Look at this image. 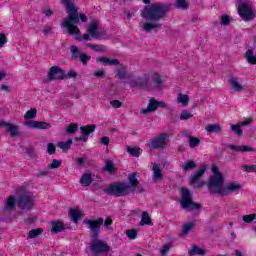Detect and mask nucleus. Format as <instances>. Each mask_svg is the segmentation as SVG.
<instances>
[{"instance_id":"nucleus-40","label":"nucleus","mask_w":256,"mask_h":256,"mask_svg":"<svg viewBox=\"0 0 256 256\" xmlns=\"http://www.w3.org/2000/svg\"><path fill=\"white\" fill-rule=\"evenodd\" d=\"M86 47H88V49H92V51H96V52H103L106 50L105 46L91 44V43H87Z\"/></svg>"},{"instance_id":"nucleus-49","label":"nucleus","mask_w":256,"mask_h":256,"mask_svg":"<svg viewBox=\"0 0 256 256\" xmlns=\"http://www.w3.org/2000/svg\"><path fill=\"white\" fill-rule=\"evenodd\" d=\"M231 130L236 134V135H243V130H241V125L240 124H232L231 125Z\"/></svg>"},{"instance_id":"nucleus-58","label":"nucleus","mask_w":256,"mask_h":256,"mask_svg":"<svg viewBox=\"0 0 256 256\" xmlns=\"http://www.w3.org/2000/svg\"><path fill=\"white\" fill-rule=\"evenodd\" d=\"M110 105L114 108V109H120V107H123V103L119 100H112L110 101Z\"/></svg>"},{"instance_id":"nucleus-43","label":"nucleus","mask_w":256,"mask_h":256,"mask_svg":"<svg viewBox=\"0 0 256 256\" xmlns=\"http://www.w3.org/2000/svg\"><path fill=\"white\" fill-rule=\"evenodd\" d=\"M178 103H181L183 107H187V105H189V96L185 94H179Z\"/></svg>"},{"instance_id":"nucleus-41","label":"nucleus","mask_w":256,"mask_h":256,"mask_svg":"<svg viewBox=\"0 0 256 256\" xmlns=\"http://www.w3.org/2000/svg\"><path fill=\"white\" fill-rule=\"evenodd\" d=\"M197 167V164H195V161L188 160L183 165V171H191Z\"/></svg>"},{"instance_id":"nucleus-36","label":"nucleus","mask_w":256,"mask_h":256,"mask_svg":"<svg viewBox=\"0 0 256 256\" xmlns=\"http://www.w3.org/2000/svg\"><path fill=\"white\" fill-rule=\"evenodd\" d=\"M128 181L130 183V188L133 187L135 189V187L139 186V180L137 179V173H132L128 176Z\"/></svg>"},{"instance_id":"nucleus-37","label":"nucleus","mask_w":256,"mask_h":256,"mask_svg":"<svg viewBox=\"0 0 256 256\" xmlns=\"http://www.w3.org/2000/svg\"><path fill=\"white\" fill-rule=\"evenodd\" d=\"M70 52L72 55V60L77 61V59H79V57L81 55V51L79 50V48H77V46H75V45H72L70 47Z\"/></svg>"},{"instance_id":"nucleus-15","label":"nucleus","mask_w":256,"mask_h":256,"mask_svg":"<svg viewBox=\"0 0 256 256\" xmlns=\"http://www.w3.org/2000/svg\"><path fill=\"white\" fill-rule=\"evenodd\" d=\"M228 83L230 85V89H232L236 93H241V91H245V87H243V84H241V80L238 77H231L228 80Z\"/></svg>"},{"instance_id":"nucleus-32","label":"nucleus","mask_w":256,"mask_h":256,"mask_svg":"<svg viewBox=\"0 0 256 256\" xmlns=\"http://www.w3.org/2000/svg\"><path fill=\"white\" fill-rule=\"evenodd\" d=\"M139 225L140 227H143V225H153V222H151V216H149V213L147 211L142 212V217Z\"/></svg>"},{"instance_id":"nucleus-38","label":"nucleus","mask_w":256,"mask_h":256,"mask_svg":"<svg viewBox=\"0 0 256 256\" xmlns=\"http://www.w3.org/2000/svg\"><path fill=\"white\" fill-rule=\"evenodd\" d=\"M201 144V140L197 137H188V145L191 149H195L198 145Z\"/></svg>"},{"instance_id":"nucleus-31","label":"nucleus","mask_w":256,"mask_h":256,"mask_svg":"<svg viewBox=\"0 0 256 256\" xmlns=\"http://www.w3.org/2000/svg\"><path fill=\"white\" fill-rule=\"evenodd\" d=\"M95 129H96L95 124L81 126L80 133H82V135L89 136V135H91V133L95 132Z\"/></svg>"},{"instance_id":"nucleus-18","label":"nucleus","mask_w":256,"mask_h":256,"mask_svg":"<svg viewBox=\"0 0 256 256\" xmlns=\"http://www.w3.org/2000/svg\"><path fill=\"white\" fill-rule=\"evenodd\" d=\"M31 129H51L49 122L33 121L30 120L26 123Z\"/></svg>"},{"instance_id":"nucleus-22","label":"nucleus","mask_w":256,"mask_h":256,"mask_svg":"<svg viewBox=\"0 0 256 256\" xmlns=\"http://www.w3.org/2000/svg\"><path fill=\"white\" fill-rule=\"evenodd\" d=\"M15 205H17V199L15 196H9L5 200L4 209L6 211H15Z\"/></svg>"},{"instance_id":"nucleus-19","label":"nucleus","mask_w":256,"mask_h":256,"mask_svg":"<svg viewBox=\"0 0 256 256\" xmlns=\"http://www.w3.org/2000/svg\"><path fill=\"white\" fill-rule=\"evenodd\" d=\"M116 67V77H118V79H120L121 81L129 79V74H127V67L124 64H121V62H119Z\"/></svg>"},{"instance_id":"nucleus-27","label":"nucleus","mask_w":256,"mask_h":256,"mask_svg":"<svg viewBox=\"0 0 256 256\" xmlns=\"http://www.w3.org/2000/svg\"><path fill=\"white\" fill-rule=\"evenodd\" d=\"M205 171H207V168L202 167L200 170L194 173V175L191 176L190 182L192 183V185H195V183H197V181H199V179L203 177Z\"/></svg>"},{"instance_id":"nucleus-21","label":"nucleus","mask_w":256,"mask_h":256,"mask_svg":"<svg viewBox=\"0 0 256 256\" xmlns=\"http://www.w3.org/2000/svg\"><path fill=\"white\" fill-rule=\"evenodd\" d=\"M97 29H99L97 22H92L88 25V33L92 39H99V37H101L99 33H97Z\"/></svg>"},{"instance_id":"nucleus-8","label":"nucleus","mask_w":256,"mask_h":256,"mask_svg":"<svg viewBox=\"0 0 256 256\" xmlns=\"http://www.w3.org/2000/svg\"><path fill=\"white\" fill-rule=\"evenodd\" d=\"M238 13L243 21H253L255 19L256 14L253 12V8L247 2H241L238 5Z\"/></svg>"},{"instance_id":"nucleus-7","label":"nucleus","mask_w":256,"mask_h":256,"mask_svg":"<svg viewBox=\"0 0 256 256\" xmlns=\"http://www.w3.org/2000/svg\"><path fill=\"white\" fill-rule=\"evenodd\" d=\"M225 179L223 176H211L207 186L211 195H222L224 189Z\"/></svg>"},{"instance_id":"nucleus-46","label":"nucleus","mask_w":256,"mask_h":256,"mask_svg":"<svg viewBox=\"0 0 256 256\" xmlns=\"http://www.w3.org/2000/svg\"><path fill=\"white\" fill-rule=\"evenodd\" d=\"M175 6L177 9H189V2L187 0H176Z\"/></svg>"},{"instance_id":"nucleus-17","label":"nucleus","mask_w":256,"mask_h":256,"mask_svg":"<svg viewBox=\"0 0 256 256\" xmlns=\"http://www.w3.org/2000/svg\"><path fill=\"white\" fill-rule=\"evenodd\" d=\"M97 63H102L104 66L117 67L119 65V59H111L105 56H99L96 58Z\"/></svg>"},{"instance_id":"nucleus-9","label":"nucleus","mask_w":256,"mask_h":256,"mask_svg":"<svg viewBox=\"0 0 256 256\" xmlns=\"http://www.w3.org/2000/svg\"><path fill=\"white\" fill-rule=\"evenodd\" d=\"M83 223L84 225H87L91 239H97V237H99L101 226L103 225V218H98L97 220L86 219Z\"/></svg>"},{"instance_id":"nucleus-50","label":"nucleus","mask_w":256,"mask_h":256,"mask_svg":"<svg viewBox=\"0 0 256 256\" xmlns=\"http://www.w3.org/2000/svg\"><path fill=\"white\" fill-rule=\"evenodd\" d=\"M24 117H25L26 119H35V117H37V110H35V109H30V110H28V111L25 113Z\"/></svg>"},{"instance_id":"nucleus-29","label":"nucleus","mask_w":256,"mask_h":256,"mask_svg":"<svg viewBox=\"0 0 256 256\" xmlns=\"http://www.w3.org/2000/svg\"><path fill=\"white\" fill-rule=\"evenodd\" d=\"M247 63L250 65H256V55L255 52H253L252 49H248L244 55Z\"/></svg>"},{"instance_id":"nucleus-61","label":"nucleus","mask_w":256,"mask_h":256,"mask_svg":"<svg viewBox=\"0 0 256 256\" xmlns=\"http://www.w3.org/2000/svg\"><path fill=\"white\" fill-rule=\"evenodd\" d=\"M212 173H214L213 174V176L212 177H223V174L221 173V172H219V167H217V166H212Z\"/></svg>"},{"instance_id":"nucleus-4","label":"nucleus","mask_w":256,"mask_h":256,"mask_svg":"<svg viewBox=\"0 0 256 256\" xmlns=\"http://www.w3.org/2000/svg\"><path fill=\"white\" fill-rule=\"evenodd\" d=\"M132 192L133 190H131V186L123 182L112 183L104 189V193L107 195H113L114 197H125Z\"/></svg>"},{"instance_id":"nucleus-10","label":"nucleus","mask_w":256,"mask_h":256,"mask_svg":"<svg viewBox=\"0 0 256 256\" xmlns=\"http://www.w3.org/2000/svg\"><path fill=\"white\" fill-rule=\"evenodd\" d=\"M149 83H151V76L146 73L131 80L129 85L130 87H136V89H149Z\"/></svg>"},{"instance_id":"nucleus-6","label":"nucleus","mask_w":256,"mask_h":256,"mask_svg":"<svg viewBox=\"0 0 256 256\" xmlns=\"http://www.w3.org/2000/svg\"><path fill=\"white\" fill-rule=\"evenodd\" d=\"M90 251L92 256L103 255V253H109L111 251V247L107 245V242L99 239V237L92 238L90 242Z\"/></svg>"},{"instance_id":"nucleus-42","label":"nucleus","mask_w":256,"mask_h":256,"mask_svg":"<svg viewBox=\"0 0 256 256\" xmlns=\"http://www.w3.org/2000/svg\"><path fill=\"white\" fill-rule=\"evenodd\" d=\"M41 233H43V229L41 228L33 229L28 232V237L29 239H35L36 237H39Z\"/></svg>"},{"instance_id":"nucleus-28","label":"nucleus","mask_w":256,"mask_h":256,"mask_svg":"<svg viewBox=\"0 0 256 256\" xmlns=\"http://www.w3.org/2000/svg\"><path fill=\"white\" fill-rule=\"evenodd\" d=\"M153 180L154 181H161L163 179V172L161 171V168L159 167V164H154L153 168Z\"/></svg>"},{"instance_id":"nucleus-5","label":"nucleus","mask_w":256,"mask_h":256,"mask_svg":"<svg viewBox=\"0 0 256 256\" xmlns=\"http://www.w3.org/2000/svg\"><path fill=\"white\" fill-rule=\"evenodd\" d=\"M180 205L185 211H199L201 204L193 202V196L188 188H181Z\"/></svg>"},{"instance_id":"nucleus-16","label":"nucleus","mask_w":256,"mask_h":256,"mask_svg":"<svg viewBox=\"0 0 256 256\" xmlns=\"http://www.w3.org/2000/svg\"><path fill=\"white\" fill-rule=\"evenodd\" d=\"M157 109H159L158 101L155 98H151L147 108H142L140 113H142V115H149V113H153L157 111Z\"/></svg>"},{"instance_id":"nucleus-14","label":"nucleus","mask_w":256,"mask_h":256,"mask_svg":"<svg viewBox=\"0 0 256 256\" xmlns=\"http://www.w3.org/2000/svg\"><path fill=\"white\" fill-rule=\"evenodd\" d=\"M0 127H5L6 131L10 133V137H17L19 135V126L15 124L0 121Z\"/></svg>"},{"instance_id":"nucleus-30","label":"nucleus","mask_w":256,"mask_h":256,"mask_svg":"<svg viewBox=\"0 0 256 256\" xmlns=\"http://www.w3.org/2000/svg\"><path fill=\"white\" fill-rule=\"evenodd\" d=\"M195 229V222H187L182 225L181 235H189Z\"/></svg>"},{"instance_id":"nucleus-11","label":"nucleus","mask_w":256,"mask_h":256,"mask_svg":"<svg viewBox=\"0 0 256 256\" xmlns=\"http://www.w3.org/2000/svg\"><path fill=\"white\" fill-rule=\"evenodd\" d=\"M167 134L162 133L151 139L148 144L149 149L157 150V149H165L167 147Z\"/></svg>"},{"instance_id":"nucleus-26","label":"nucleus","mask_w":256,"mask_h":256,"mask_svg":"<svg viewBox=\"0 0 256 256\" xmlns=\"http://www.w3.org/2000/svg\"><path fill=\"white\" fill-rule=\"evenodd\" d=\"M80 183L83 185V187H89L91 183H93V175L91 173H85L80 178Z\"/></svg>"},{"instance_id":"nucleus-63","label":"nucleus","mask_w":256,"mask_h":256,"mask_svg":"<svg viewBox=\"0 0 256 256\" xmlns=\"http://www.w3.org/2000/svg\"><path fill=\"white\" fill-rule=\"evenodd\" d=\"M43 13L46 15V17H51V15H53V11L49 6L43 8Z\"/></svg>"},{"instance_id":"nucleus-54","label":"nucleus","mask_w":256,"mask_h":256,"mask_svg":"<svg viewBox=\"0 0 256 256\" xmlns=\"http://www.w3.org/2000/svg\"><path fill=\"white\" fill-rule=\"evenodd\" d=\"M78 59L81 61V63H83V65H87V61L91 59V56L85 53H81Z\"/></svg>"},{"instance_id":"nucleus-34","label":"nucleus","mask_w":256,"mask_h":256,"mask_svg":"<svg viewBox=\"0 0 256 256\" xmlns=\"http://www.w3.org/2000/svg\"><path fill=\"white\" fill-rule=\"evenodd\" d=\"M188 255L189 256L205 255V250L201 249L196 245H193L192 248L188 251Z\"/></svg>"},{"instance_id":"nucleus-48","label":"nucleus","mask_w":256,"mask_h":256,"mask_svg":"<svg viewBox=\"0 0 256 256\" xmlns=\"http://www.w3.org/2000/svg\"><path fill=\"white\" fill-rule=\"evenodd\" d=\"M242 221L244 223H253V221H256V214H248V215H244L242 216Z\"/></svg>"},{"instance_id":"nucleus-45","label":"nucleus","mask_w":256,"mask_h":256,"mask_svg":"<svg viewBox=\"0 0 256 256\" xmlns=\"http://www.w3.org/2000/svg\"><path fill=\"white\" fill-rule=\"evenodd\" d=\"M104 171H107V173H113V171H115V165L113 164V161L111 160L105 161Z\"/></svg>"},{"instance_id":"nucleus-20","label":"nucleus","mask_w":256,"mask_h":256,"mask_svg":"<svg viewBox=\"0 0 256 256\" xmlns=\"http://www.w3.org/2000/svg\"><path fill=\"white\" fill-rule=\"evenodd\" d=\"M229 149H232V151H235L236 153H253V151H255V148L250 147V146H245V145H241V146H237V145H233V144H229L228 145Z\"/></svg>"},{"instance_id":"nucleus-35","label":"nucleus","mask_w":256,"mask_h":256,"mask_svg":"<svg viewBox=\"0 0 256 256\" xmlns=\"http://www.w3.org/2000/svg\"><path fill=\"white\" fill-rule=\"evenodd\" d=\"M71 145H73V140L68 139L66 142H58L57 147L63 151H69L71 149Z\"/></svg>"},{"instance_id":"nucleus-52","label":"nucleus","mask_w":256,"mask_h":256,"mask_svg":"<svg viewBox=\"0 0 256 256\" xmlns=\"http://www.w3.org/2000/svg\"><path fill=\"white\" fill-rule=\"evenodd\" d=\"M49 169H59L61 167V160L53 159L52 163L48 165Z\"/></svg>"},{"instance_id":"nucleus-64","label":"nucleus","mask_w":256,"mask_h":256,"mask_svg":"<svg viewBox=\"0 0 256 256\" xmlns=\"http://www.w3.org/2000/svg\"><path fill=\"white\" fill-rule=\"evenodd\" d=\"M111 225H113V219L106 218L104 221V227H106V229H109V227H111Z\"/></svg>"},{"instance_id":"nucleus-23","label":"nucleus","mask_w":256,"mask_h":256,"mask_svg":"<svg viewBox=\"0 0 256 256\" xmlns=\"http://www.w3.org/2000/svg\"><path fill=\"white\" fill-rule=\"evenodd\" d=\"M51 226V231L54 234L61 233L62 231H65V229H67V227L63 224L62 221H53L51 222Z\"/></svg>"},{"instance_id":"nucleus-57","label":"nucleus","mask_w":256,"mask_h":256,"mask_svg":"<svg viewBox=\"0 0 256 256\" xmlns=\"http://www.w3.org/2000/svg\"><path fill=\"white\" fill-rule=\"evenodd\" d=\"M55 151H57V148L54 146L53 143H48L47 145V152L49 155H55Z\"/></svg>"},{"instance_id":"nucleus-55","label":"nucleus","mask_w":256,"mask_h":256,"mask_svg":"<svg viewBox=\"0 0 256 256\" xmlns=\"http://www.w3.org/2000/svg\"><path fill=\"white\" fill-rule=\"evenodd\" d=\"M77 77V72L70 70L68 73L64 72V79H75Z\"/></svg>"},{"instance_id":"nucleus-62","label":"nucleus","mask_w":256,"mask_h":256,"mask_svg":"<svg viewBox=\"0 0 256 256\" xmlns=\"http://www.w3.org/2000/svg\"><path fill=\"white\" fill-rule=\"evenodd\" d=\"M170 249H171V246H169V245H164L162 248H160V253H161V255H162V256L167 255V254L169 253Z\"/></svg>"},{"instance_id":"nucleus-1","label":"nucleus","mask_w":256,"mask_h":256,"mask_svg":"<svg viewBox=\"0 0 256 256\" xmlns=\"http://www.w3.org/2000/svg\"><path fill=\"white\" fill-rule=\"evenodd\" d=\"M169 13V5L163 3H154L143 10L141 17L148 22L142 26L145 33H151L161 29L162 25L160 19H164L165 15Z\"/></svg>"},{"instance_id":"nucleus-3","label":"nucleus","mask_w":256,"mask_h":256,"mask_svg":"<svg viewBox=\"0 0 256 256\" xmlns=\"http://www.w3.org/2000/svg\"><path fill=\"white\" fill-rule=\"evenodd\" d=\"M16 194L18 195L17 204L23 211H31L35 207V196L33 193L27 191L25 187H18L16 189Z\"/></svg>"},{"instance_id":"nucleus-59","label":"nucleus","mask_w":256,"mask_h":256,"mask_svg":"<svg viewBox=\"0 0 256 256\" xmlns=\"http://www.w3.org/2000/svg\"><path fill=\"white\" fill-rule=\"evenodd\" d=\"M6 43H7V35H5V33H0V49L5 47Z\"/></svg>"},{"instance_id":"nucleus-24","label":"nucleus","mask_w":256,"mask_h":256,"mask_svg":"<svg viewBox=\"0 0 256 256\" xmlns=\"http://www.w3.org/2000/svg\"><path fill=\"white\" fill-rule=\"evenodd\" d=\"M68 215L73 223H79V219L83 217V212L77 209H70Z\"/></svg>"},{"instance_id":"nucleus-56","label":"nucleus","mask_w":256,"mask_h":256,"mask_svg":"<svg viewBox=\"0 0 256 256\" xmlns=\"http://www.w3.org/2000/svg\"><path fill=\"white\" fill-rule=\"evenodd\" d=\"M26 154L28 155V157H31L32 159L37 157V152H35V149H33V147H28L26 149Z\"/></svg>"},{"instance_id":"nucleus-33","label":"nucleus","mask_w":256,"mask_h":256,"mask_svg":"<svg viewBox=\"0 0 256 256\" xmlns=\"http://www.w3.org/2000/svg\"><path fill=\"white\" fill-rule=\"evenodd\" d=\"M153 81L155 89H163V80L161 79V75H159V73L155 72L153 74Z\"/></svg>"},{"instance_id":"nucleus-47","label":"nucleus","mask_w":256,"mask_h":256,"mask_svg":"<svg viewBox=\"0 0 256 256\" xmlns=\"http://www.w3.org/2000/svg\"><path fill=\"white\" fill-rule=\"evenodd\" d=\"M189 119H193V115L191 112L183 110L180 114V121H189Z\"/></svg>"},{"instance_id":"nucleus-12","label":"nucleus","mask_w":256,"mask_h":256,"mask_svg":"<svg viewBox=\"0 0 256 256\" xmlns=\"http://www.w3.org/2000/svg\"><path fill=\"white\" fill-rule=\"evenodd\" d=\"M50 81H57L65 79V71L58 66H52L48 72Z\"/></svg>"},{"instance_id":"nucleus-25","label":"nucleus","mask_w":256,"mask_h":256,"mask_svg":"<svg viewBox=\"0 0 256 256\" xmlns=\"http://www.w3.org/2000/svg\"><path fill=\"white\" fill-rule=\"evenodd\" d=\"M205 131H207V133H216V134H220L221 131H223V128L221 127V124H209L205 127Z\"/></svg>"},{"instance_id":"nucleus-53","label":"nucleus","mask_w":256,"mask_h":256,"mask_svg":"<svg viewBox=\"0 0 256 256\" xmlns=\"http://www.w3.org/2000/svg\"><path fill=\"white\" fill-rule=\"evenodd\" d=\"M242 169L243 171H247L249 173H256V165H243Z\"/></svg>"},{"instance_id":"nucleus-51","label":"nucleus","mask_w":256,"mask_h":256,"mask_svg":"<svg viewBox=\"0 0 256 256\" xmlns=\"http://www.w3.org/2000/svg\"><path fill=\"white\" fill-rule=\"evenodd\" d=\"M126 235L128 237V239H137V230L135 229H130L126 231Z\"/></svg>"},{"instance_id":"nucleus-39","label":"nucleus","mask_w":256,"mask_h":256,"mask_svg":"<svg viewBox=\"0 0 256 256\" xmlns=\"http://www.w3.org/2000/svg\"><path fill=\"white\" fill-rule=\"evenodd\" d=\"M77 131H79V126L75 123H70L66 127V133H68V135H73L74 133H77Z\"/></svg>"},{"instance_id":"nucleus-2","label":"nucleus","mask_w":256,"mask_h":256,"mask_svg":"<svg viewBox=\"0 0 256 256\" xmlns=\"http://www.w3.org/2000/svg\"><path fill=\"white\" fill-rule=\"evenodd\" d=\"M63 6L68 11L67 17L62 22V27L67 29L70 35L76 39V41H91V35L84 34L81 38V30H79V8L71 2V0H63Z\"/></svg>"},{"instance_id":"nucleus-44","label":"nucleus","mask_w":256,"mask_h":256,"mask_svg":"<svg viewBox=\"0 0 256 256\" xmlns=\"http://www.w3.org/2000/svg\"><path fill=\"white\" fill-rule=\"evenodd\" d=\"M128 153L132 156V157H139V155H141V153H143V150H141V148H131L128 147Z\"/></svg>"},{"instance_id":"nucleus-60","label":"nucleus","mask_w":256,"mask_h":256,"mask_svg":"<svg viewBox=\"0 0 256 256\" xmlns=\"http://www.w3.org/2000/svg\"><path fill=\"white\" fill-rule=\"evenodd\" d=\"M230 21H231V19L229 18V16L224 15L221 17L220 25L227 26V25H229Z\"/></svg>"},{"instance_id":"nucleus-13","label":"nucleus","mask_w":256,"mask_h":256,"mask_svg":"<svg viewBox=\"0 0 256 256\" xmlns=\"http://www.w3.org/2000/svg\"><path fill=\"white\" fill-rule=\"evenodd\" d=\"M241 183L238 182H229L226 184L222 190V195H231V193H239L241 191Z\"/></svg>"}]
</instances>
